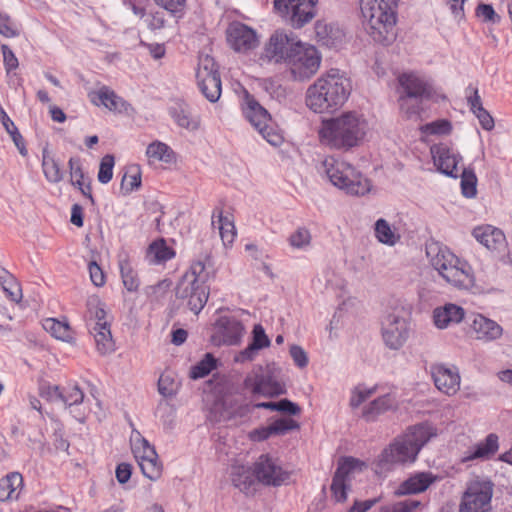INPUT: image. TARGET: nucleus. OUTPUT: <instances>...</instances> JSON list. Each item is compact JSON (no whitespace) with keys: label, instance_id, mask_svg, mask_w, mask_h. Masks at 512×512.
I'll list each match as a JSON object with an SVG mask.
<instances>
[{"label":"nucleus","instance_id":"nucleus-53","mask_svg":"<svg viewBox=\"0 0 512 512\" xmlns=\"http://www.w3.org/2000/svg\"><path fill=\"white\" fill-rule=\"evenodd\" d=\"M115 164V158L111 154H106L100 162L98 181L102 184H107L113 176V167Z\"/></svg>","mask_w":512,"mask_h":512},{"label":"nucleus","instance_id":"nucleus-13","mask_svg":"<svg viewBox=\"0 0 512 512\" xmlns=\"http://www.w3.org/2000/svg\"><path fill=\"white\" fill-rule=\"evenodd\" d=\"M322 56L315 46L301 43L286 65L295 81H306L320 68Z\"/></svg>","mask_w":512,"mask_h":512},{"label":"nucleus","instance_id":"nucleus-33","mask_svg":"<svg viewBox=\"0 0 512 512\" xmlns=\"http://www.w3.org/2000/svg\"><path fill=\"white\" fill-rule=\"evenodd\" d=\"M472 328L476 333V338L485 342L500 338L503 332L498 323L480 314L474 318Z\"/></svg>","mask_w":512,"mask_h":512},{"label":"nucleus","instance_id":"nucleus-51","mask_svg":"<svg viewBox=\"0 0 512 512\" xmlns=\"http://www.w3.org/2000/svg\"><path fill=\"white\" fill-rule=\"evenodd\" d=\"M216 75H220V73L215 60L209 55L200 56L196 78H205Z\"/></svg>","mask_w":512,"mask_h":512},{"label":"nucleus","instance_id":"nucleus-39","mask_svg":"<svg viewBox=\"0 0 512 512\" xmlns=\"http://www.w3.org/2000/svg\"><path fill=\"white\" fill-rule=\"evenodd\" d=\"M217 218V223L219 224V234L223 241L224 245L231 244L234 241L236 236L235 226L232 220H230L227 216H223V212L221 209H215L212 214V225L215 226Z\"/></svg>","mask_w":512,"mask_h":512},{"label":"nucleus","instance_id":"nucleus-11","mask_svg":"<svg viewBox=\"0 0 512 512\" xmlns=\"http://www.w3.org/2000/svg\"><path fill=\"white\" fill-rule=\"evenodd\" d=\"M275 371V368L270 365L255 366L245 377L244 388L253 395H262L268 398L286 394V386L277 379Z\"/></svg>","mask_w":512,"mask_h":512},{"label":"nucleus","instance_id":"nucleus-42","mask_svg":"<svg viewBox=\"0 0 512 512\" xmlns=\"http://www.w3.org/2000/svg\"><path fill=\"white\" fill-rule=\"evenodd\" d=\"M42 167L46 179L51 183H58L62 180L63 175L58 162L52 157L47 148L42 152Z\"/></svg>","mask_w":512,"mask_h":512},{"label":"nucleus","instance_id":"nucleus-24","mask_svg":"<svg viewBox=\"0 0 512 512\" xmlns=\"http://www.w3.org/2000/svg\"><path fill=\"white\" fill-rule=\"evenodd\" d=\"M314 28L317 42L320 45L328 48H336L344 41L345 33L343 29L335 23H327L324 20H318Z\"/></svg>","mask_w":512,"mask_h":512},{"label":"nucleus","instance_id":"nucleus-22","mask_svg":"<svg viewBox=\"0 0 512 512\" xmlns=\"http://www.w3.org/2000/svg\"><path fill=\"white\" fill-rule=\"evenodd\" d=\"M227 41L237 52L251 50L258 44L255 31L242 23H234L229 26Z\"/></svg>","mask_w":512,"mask_h":512},{"label":"nucleus","instance_id":"nucleus-14","mask_svg":"<svg viewBox=\"0 0 512 512\" xmlns=\"http://www.w3.org/2000/svg\"><path fill=\"white\" fill-rule=\"evenodd\" d=\"M301 43L292 32L276 30L265 44L262 57L270 63L287 65Z\"/></svg>","mask_w":512,"mask_h":512},{"label":"nucleus","instance_id":"nucleus-44","mask_svg":"<svg viewBox=\"0 0 512 512\" xmlns=\"http://www.w3.org/2000/svg\"><path fill=\"white\" fill-rule=\"evenodd\" d=\"M148 254L153 255V262L159 264L172 259L175 251L166 244L164 239H159L149 246Z\"/></svg>","mask_w":512,"mask_h":512},{"label":"nucleus","instance_id":"nucleus-56","mask_svg":"<svg viewBox=\"0 0 512 512\" xmlns=\"http://www.w3.org/2000/svg\"><path fill=\"white\" fill-rule=\"evenodd\" d=\"M83 400L84 393L77 385L71 387L68 391L63 390V397L60 399L68 407L79 405Z\"/></svg>","mask_w":512,"mask_h":512},{"label":"nucleus","instance_id":"nucleus-4","mask_svg":"<svg viewBox=\"0 0 512 512\" xmlns=\"http://www.w3.org/2000/svg\"><path fill=\"white\" fill-rule=\"evenodd\" d=\"M209 272L201 260L191 264L189 270L180 278L175 288L179 306L198 315L206 305L210 288L206 285Z\"/></svg>","mask_w":512,"mask_h":512},{"label":"nucleus","instance_id":"nucleus-45","mask_svg":"<svg viewBox=\"0 0 512 512\" xmlns=\"http://www.w3.org/2000/svg\"><path fill=\"white\" fill-rule=\"evenodd\" d=\"M87 314H88V326H101L103 322H108L106 320V311L104 309V304L101 303L98 299H91L87 302Z\"/></svg>","mask_w":512,"mask_h":512},{"label":"nucleus","instance_id":"nucleus-2","mask_svg":"<svg viewBox=\"0 0 512 512\" xmlns=\"http://www.w3.org/2000/svg\"><path fill=\"white\" fill-rule=\"evenodd\" d=\"M351 90L350 79L339 69H330L308 87L306 105L316 113L333 112L344 105Z\"/></svg>","mask_w":512,"mask_h":512},{"label":"nucleus","instance_id":"nucleus-38","mask_svg":"<svg viewBox=\"0 0 512 512\" xmlns=\"http://www.w3.org/2000/svg\"><path fill=\"white\" fill-rule=\"evenodd\" d=\"M146 156L150 162H164L167 164L175 161V152L166 143L155 140L146 148Z\"/></svg>","mask_w":512,"mask_h":512},{"label":"nucleus","instance_id":"nucleus-49","mask_svg":"<svg viewBox=\"0 0 512 512\" xmlns=\"http://www.w3.org/2000/svg\"><path fill=\"white\" fill-rule=\"evenodd\" d=\"M120 272L125 288L129 292L137 291L140 281L137 276V273L132 269V267L127 261L120 263Z\"/></svg>","mask_w":512,"mask_h":512},{"label":"nucleus","instance_id":"nucleus-15","mask_svg":"<svg viewBox=\"0 0 512 512\" xmlns=\"http://www.w3.org/2000/svg\"><path fill=\"white\" fill-rule=\"evenodd\" d=\"M243 113L245 118L251 123V125L272 145H278L281 141V137L273 131L271 124V116L268 111L260 105V103L250 95L248 92L245 93L243 103Z\"/></svg>","mask_w":512,"mask_h":512},{"label":"nucleus","instance_id":"nucleus-34","mask_svg":"<svg viewBox=\"0 0 512 512\" xmlns=\"http://www.w3.org/2000/svg\"><path fill=\"white\" fill-rule=\"evenodd\" d=\"M23 489V477L19 472H11L0 479V501L17 500Z\"/></svg>","mask_w":512,"mask_h":512},{"label":"nucleus","instance_id":"nucleus-23","mask_svg":"<svg viewBox=\"0 0 512 512\" xmlns=\"http://www.w3.org/2000/svg\"><path fill=\"white\" fill-rule=\"evenodd\" d=\"M431 153L434 164L441 173L453 178L459 176L458 163L462 159L460 155L453 153L446 146L433 147Z\"/></svg>","mask_w":512,"mask_h":512},{"label":"nucleus","instance_id":"nucleus-62","mask_svg":"<svg viewBox=\"0 0 512 512\" xmlns=\"http://www.w3.org/2000/svg\"><path fill=\"white\" fill-rule=\"evenodd\" d=\"M451 131V124L447 120H438L428 123L424 127V132L432 135L448 134Z\"/></svg>","mask_w":512,"mask_h":512},{"label":"nucleus","instance_id":"nucleus-35","mask_svg":"<svg viewBox=\"0 0 512 512\" xmlns=\"http://www.w3.org/2000/svg\"><path fill=\"white\" fill-rule=\"evenodd\" d=\"M90 100L96 106L103 105L110 111H122L126 102L107 86L89 94Z\"/></svg>","mask_w":512,"mask_h":512},{"label":"nucleus","instance_id":"nucleus-18","mask_svg":"<svg viewBox=\"0 0 512 512\" xmlns=\"http://www.w3.org/2000/svg\"><path fill=\"white\" fill-rule=\"evenodd\" d=\"M409 334V322L404 317L391 313L384 318L382 322V337L389 349H400L408 340Z\"/></svg>","mask_w":512,"mask_h":512},{"label":"nucleus","instance_id":"nucleus-36","mask_svg":"<svg viewBox=\"0 0 512 512\" xmlns=\"http://www.w3.org/2000/svg\"><path fill=\"white\" fill-rule=\"evenodd\" d=\"M89 329L90 333L94 337L97 350L100 354L106 355L114 351V341L109 322H103L101 326H91Z\"/></svg>","mask_w":512,"mask_h":512},{"label":"nucleus","instance_id":"nucleus-8","mask_svg":"<svg viewBox=\"0 0 512 512\" xmlns=\"http://www.w3.org/2000/svg\"><path fill=\"white\" fill-rule=\"evenodd\" d=\"M426 253L431 265L448 283L459 289H469L474 285L470 267L466 263H461L447 248L432 244L427 247Z\"/></svg>","mask_w":512,"mask_h":512},{"label":"nucleus","instance_id":"nucleus-41","mask_svg":"<svg viewBox=\"0 0 512 512\" xmlns=\"http://www.w3.org/2000/svg\"><path fill=\"white\" fill-rule=\"evenodd\" d=\"M197 81L201 93L207 100L212 103L218 101L221 95L220 75L198 78Z\"/></svg>","mask_w":512,"mask_h":512},{"label":"nucleus","instance_id":"nucleus-47","mask_svg":"<svg viewBox=\"0 0 512 512\" xmlns=\"http://www.w3.org/2000/svg\"><path fill=\"white\" fill-rule=\"evenodd\" d=\"M132 452L138 464L150 458H157V453L154 446L150 445V443L144 438L136 441L132 445Z\"/></svg>","mask_w":512,"mask_h":512},{"label":"nucleus","instance_id":"nucleus-27","mask_svg":"<svg viewBox=\"0 0 512 512\" xmlns=\"http://www.w3.org/2000/svg\"><path fill=\"white\" fill-rule=\"evenodd\" d=\"M465 317V310L456 304L447 303L433 311V322L439 329L460 323Z\"/></svg>","mask_w":512,"mask_h":512},{"label":"nucleus","instance_id":"nucleus-10","mask_svg":"<svg viewBox=\"0 0 512 512\" xmlns=\"http://www.w3.org/2000/svg\"><path fill=\"white\" fill-rule=\"evenodd\" d=\"M324 166L331 183L347 194L363 196L370 191V181L352 165L331 158L324 161Z\"/></svg>","mask_w":512,"mask_h":512},{"label":"nucleus","instance_id":"nucleus-52","mask_svg":"<svg viewBox=\"0 0 512 512\" xmlns=\"http://www.w3.org/2000/svg\"><path fill=\"white\" fill-rule=\"evenodd\" d=\"M140 469L145 477L152 481L158 480L162 475V464L157 458H150L139 463Z\"/></svg>","mask_w":512,"mask_h":512},{"label":"nucleus","instance_id":"nucleus-57","mask_svg":"<svg viewBox=\"0 0 512 512\" xmlns=\"http://www.w3.org/2000/svg\"><path fill=\"white\" fill-rule=\"evenodd\" d=\"M376 392V387L372 388H364L362 386H357L350 398V406L352 408L359 407L364 401L370 398Z\"/></svg>","mask_w":512,"mask_h":512},{"label":"nucleus","instance_id":"nucleus-19","mask_svg":"<svg viewBox=\"0 0 512 512\" xmlns=\"http://www.w3.org/2000/svg\"><path fill=\"white\" fill-rule=\"evenodd\" d=\"M364 463L353 457H346L339 462L333 475L331 492L337 502H344L347 498V478L357 468H361Z\"/></svg>","mask_w":512,"mask_h":512},{"label":"nucleus","instance_id":"nucleus-32","mask_svg":"<svg viewBox=\"0 0 512 512\" xmlns=\"http://www.w3.org/2000/svg\"><path fill=\"white\" fill-rule=\"evenodd\" d=\"M169 114L181 128L195 131L200 126V118L193 115L190 106L183 101L175 102L169 108Z\"/></svg>","mask_w":512,"mask_h":512},{"label":"nucleus","instance_id":"nucleus-3","mask_svg":"<svg viewBox=\"0 0 512 512\" xmlns=\"http://www.w3.org/2000/svg\"><path fill=\"white\" fill-rule=\"evenodd\" d=\"M367 128V122L362 115L349 111L323 121L319 134L327 145L349 150L363 141Z\"/></svg>","mask_w":512,"mask_h":512},{"label":"nucleus","instance_id":"nucleus-43","mask_svg":"<svg viewBox=\"0 0 512 512\" xmlns=\"http://www.w3.org/2000/svg\"><path fill=\"white\" fill-rule=\"evenodd\" d=\"M43 328L56 339L66 342L72 339L70 326L66 322H61L54 318H48L44 321Z\"/></svg>","mask_w":512,"mask_h":512},{"label":"nucleus","instance_id":"nucleus-64","mask_svg":"<svg viewBox=\"0 0 512 512\" xmlns=\"http://www.w3.org/2000/svg\"><path fill=\"white\" fill-rule=\"evenodd\" d=\"M69 167L71 173V182L74 186H81L84 182V173L79 159L70 158Z\"/></svg>","mask_w":512,"mask_h":512},{"label":"nucleus","instance_id":"nucleus-29","mask_svg":"<svg viewBox=\"0 0 512 512\" xmlns=\"http://www.w3.org/2000/svg\"><path fill=\"white\" fill-rule=\"evenodd\" d=\"M248 407L245 405H238L231 397H224L222 400L217 401L211 413L214 415L216 422H227L236 417L245 415Z\"/></svg>","mask_w":512,"mask_h":512},{"label":"nucleus","instance_id":"nucleus-5","mask_svg":"<svg viewBox=\"0 0 512 512\" xmlns=\"http://www.w3.org/2000/svg\"><path fill=\"white\" fill-rule=\"evenodd\" d=\"M365 29L371 38L382 45L396 39V13L384 0H359Z\"/></svg>","mask_w":512,"mask_h":512},{"label":"nucleus","instance_id":"nucleus-37","mask_svg":"<svg viewBox=\"0 0 512 512\" xmlns=\"http://www.w3.org/2000/svg\"><path fill=\"white\" fill-rule=\"evenodd\" d=\"M231 480L236 488L246 494L253 491L252 486L257 481L253 474V468L250 469L244 466H236L232 469Z\"/></svg>","mask_w":512,"mask_h":512},{"label":"nucleus","instance_id":"nucleus-30","mask_svg":"<svg viewBox=\"0 0 512 512\" xmlns=\"http://www.w3.org/2000/svg\"><path fill=\"white\" fill-rule=\"evenodd\" d=\"M498 435L490 433L486 438L469 448L465 452V456L462 458V463L473 461L475 459H489L495 455L499 448Z\"/></svg>","mask_w":512,"mask_h":512},{"label":"nucleus","instance_id":"nucleus-21","mask_svg":"<svg viewBox=\"0 0 512 512\" xmlns=\"http://www.w3.org/2000/svg\"><path fill=\"white\" fill-rule=\"evenodd\" d=\"M430 370L439 391L448 396L456 394L460 388V375L457 369L449 368L445 364H433Z\"/></svg>","mask_w":512,"mask_h":512},{"label":"nucleus","instance_id":"nucleus-17","mask_svg":"<svg viewBox=\"0 0 512 512\" xmlns=\"http://www.w3.org/2000/svg\"><path fill=\"white\" fill-rule=\"evenodd\" d=\"M257 482L266 486H280L289 479V473L281 467L277 458L262 454L253 464Z\"/></svg>","mask_w":512,"mask_h":512},{"label":"nucleus","instance_id":"nucleus-28","mask_svg":"<svg viewBox=\"0 0 512 512\" xmlns=\"http://www.w3.org/2000/svg\"><path fill=\"white\" fill-rule=\"evenodd\" d=\"M398 408V403L392 394H385L371 401L368 405L364 406L362 410V417L367 422H375L378 417L388 411H395Z\"/></svg>","mask_w":512,"mask_h":512},{"label":"nucleus","instance_id":"nucleus-40","mask_svg":"<svg viewBox=\"0 0 512 512\" xmlns=\"http://www.w3.org/2000/svg\"><path fill=\"white\" fill-rule=\"evenodd\" d=\"M0 284L7 298L15 303H19L22 299V288L18 280L3 269L0 274Z\"/></svg>","mask_w":512,"mask_h":512},{"label":"nucleus","instance_id":"nucleus-6","mask_svg":"<svg viewBox=\"0 0 512 512\" xmlns=\"http://www.w3.org/2000/svg\"><path fill=\"white\" fill-rule=\"evenodd\" d=\"M397 93L401 113L407 119L418 120L424 110V103L433 98V86L415 73H403L398 76Z\"/></svg>","mask_w":512,"mask_h":512},{"label":"nucleus","instance_id":"nucleus-63","mask_svg":"<svg viewBox=\"0 0 512 512\" xmlns=\"http://www.w3.org/2000/svg\"><path fill=\"white\" fill-rule=\"evenodd\" d=\"M476 13L477 16L482 17L486 22L498 23L501 19L490 4H479L477 6Z\"/></svg>","mask_w":512,"mask_h":512},{"label":"nucleus","instance_id":"nucleus-12","mask_svg":"<svg viewBox=\"0 0 512 512\" xmlns=\"http://www.w3.org/2000/svg\"><path fill=\"white\" fill-rule=\"evenodd\" d=\"M318 0H274L275 11L294 29L311 22L317 14Z\"/></svg>","mask_w":512,"mask_h":512},{"label":"nucleus","instance_id":"nucleus-16","mask_svg":"<svg viewBox=\"0 0 512 512\" xmlns=\"http://www.w3.org/2000/svg\"><path fill=\"white\" fill-rule=\"evenodd\" d=\"M493 487L488 480L470 482L462 496L459 512H492Z\"/></svg>","mask_w":512,"mask_h":512},{"label":"nucleus","instance_id":"nucleus-9","mask_svg":"<svg viewBox=\"0 0 512 512\" xmlns=\"http://www.w3.org/2000/svg\"><path fill=\"white\" fill-rule=\"evenodd\" d=\"M426 253L431 265L448 283L459 289H469L474 285L470 267L466 263H461L447 248L432 244L427 247Z\"/></svg>","mask_w":512,"mask_h":512},{"label":"nucleus","instance_id":"nucleus-1","mask_svg":"<svg viewBox=\"0 0 512 512\" xmlns=\"http://www.w3.org/2000/svg\"><path fill=\"white\" fill-rule=\"evenodd\" d=\"M436 436L435 429L428 423L410 426L385 447L377 458L376 465L388 470L394 465H404L416 461L421 449Z\"/></svg>","mask_w":512,"mask_h":512},{"label":"nucleus","instance_id":"nucleus-58","mask_svg":"<svg viewBox=\"0 0 512 512\" xmlns=\"http://www.w3.org/2000/svg\"><path fill=\"white\" fill-rule=\"evenodd\" d=\"M157 5L163 7L174 17L180 18L183 15L186 0H154Z\"/></svg>","mask_w":512,"mask_h":512},{"label":"nucleus","instance_id":"nucleus-60","mask_svg":"<svg viewBox=\"0 0 512 512\" xmlns=\"http://www.w3.org/2000/svg\"><path fill=\"white\" fill-rule=\"evenodd\" d=\"M39 394L42 398L54 402L60 401L61 397H63V390L58 385L44 383L39 387Z\"/></svg>","mask_w":512,"mask_h":512},{"label":"nucleus","instance_id":"nucleus-61","mask_svg":"<svg viewBox=\"0 0 512 512\" xmlns=\"http://www.w3.org/2000/svg\"><path fill=\"white\" fill-rule=\"evenodd\" d=\"M0 34L7 38L17 37L19 30L12 19L7 15L0 12Z\"/></svg>","mask_w":512,"mask_h":512},{"label":"nucleus","instance_id":"nucleus-55","mask_svg":"<svg viewBox=\"0 0 512 512\" xmlns=\"http://www.w3.org/2000/svg\"><path fill=\"white\" fill-rule=\"evenodd\" d=\"M311 234L306 228H298L289 236V243L292 247L301 249L310 245Z\"/></svg>","mask_w":512,"mask_h":512},{"label":"nucleus","instance_id":"nucleus-20","mask_svg":"<svg viewBox=\"0 0 512 512\" xmlns=\"http://www.w3.org/2000/svg\"><path fill=\"white\" fill-rule=\"evenodd\" d=\"M217 332L212 336L213 343L217 345H236L240 342L244 326L234 317H220L217 320Z\"/></svg>","mask_w":512,"mask_h":512},{"label":"nucleus","instance_id":"nucleus-59","mask_svg":"<svg viewBox=\"0 0 512 512\" xmlns=\"http://www.w3.org/2000/svg\"><path fill=\"white\" fill-rule=\"evenodd\" d=\"M421 503L417 500L407 499L394 504L386 505L381 512H412Z\"/></svg>","mask_w":512,"mask_h":512},{"label":"nucleus","instance_id":"nucleus-46","mask_svg":"<svg viewBox=\"0 0 512 512\" xmlns=\"http://www.w3.org/2000/svg\"><path fill=\"white\" fill-rule=\"evenodd\" d=\"M216 358L211 354H205L204 358L191 368L190 377L200 379L206 377L216 368Z\"/></svg>","mask_w":512,"mask_h":512},{"label":"nucleus","instance_id":"nucleus-48","mask_svg":"<svg viewBox=\"0 0 512 512\" xmlns=\"http://www.w3.org/2000/svg\"><path fill=\"white\" fill-rule=\"evenodd\" d=\"M461 190L466 198H473L477 194V177L470 168H464L461 173Z\"/></svg>","mask_w":512,"mask_h":512},{"label":"nucleus","instance_id":"nucleus-26","mask_svg":"<svg viewBox=\"0 0 512 512\" xmlns=\"http://www.w3.org/2000/svg\"><path fill=\"white\" fill-rule=\"evenodd\" d=\"M271 341L269 337L266 335L265 330L261 324H256L252 330V340L249 345L239 352V354L235 357L236 362H245L252 361L259 350L263 348L269 347Z\"/></svg>","mask_w":512,"mask_h":512},{"label":"nucleus","instance_id":"nucleus-31","mask_svg":"<svg viewBox=\"0 0 512 512\" xmlns=\"http://www.w3.org/2000/svg\"><path fill=\"white\" fill-rule=\"evenodd\" d=\"M437 480H439V477L431 472H420L405 480L395 491V494L402 496L421 493Z\"/></svg>","mask_w":512,"mask_h":512},{"label":"nucleus","instance_id":"nucleus-25","mask_svg":"<svg viewBox=\"0 0 512 512\" xmlns=\"http://www.w3.org/2000/svg\"><path fill=\"white\" fill-rule=\"evenodd\" d=\"M475 239L491 251L502 252L506 248V238L502 230L491 225L479 226L472 232Z\"/></svg>","mask_w":512,"mask_h":512},{"label":"nucleus","instance_id":"nucleus-54","mask_svg":"<svg viewBox=\"0 0 512 512\" xmlns=\"http://www.w3.org/2000/svg\"><path fill=\"white\" fill-rule=\"evenodd\" d=\"M299 423L291 418H280L269 425L272 435H284L287 432L299 429Z\"/></svg>","mask_w":512,"mask_h":512},{"label":"nucleus","instance_id":"nucleus-50","mask_svg":"<svg viewBox=\"0 0 512 512\" xmlns=\"http://www.w3.org/2000/svg\"><path fill=\"white\" fill-rule=\"evenodd\" d=\"M375 236L379 242L387 245H394L396 242L395 233L385 219H378L375 223Z\"/></svg>","mask_w":512,"mask_h":512},{"label":"nucleus","instance_id":"nucleus-7","mask_svg":"<svg viewBox=\"0 0 512 512\" xmlns=\"http://www.w3.org/2000/svg\"><path fill=\"white\" fill-rule=\"evenodd\" d=\"M426 253L431 265L448 283L459 289H469L474 285L470 267L466 263H461L447 248L432 244L427 247Z\"/></svg>","mask_w":512,"mask_h":512}]
</instances>
